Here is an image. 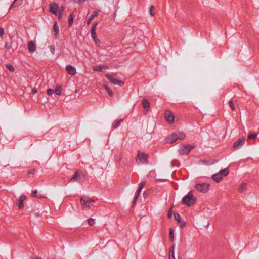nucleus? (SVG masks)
Listing matches in <instances>:
<instances>
[{
    "instance_id": "nucleus-1",
    "label": "nucleus",
    "mask_w": 259,
    "mask_h": 259,
    "mask_svg": "<svg viewBox=\"0 0 259 259\" xmlns=\"http://www.w3.org/2000/svg\"><path fill=\"white\" fill-rule=\"evenodd\" d=\"M196 198L193 196L192 191H190L183 198L182 204H185L188 207H191L194 205L196 203Z\"/></svg>"
},
{
    "instance_id": "nucleus-2",
    "label": "nucleus",
    "mask_w": 259,
    "mask_h": 259,
    "mask_svg": "<svg viewBox=\"0 0 259 259\" xmlns=\"http://www.w3.org/2000/svg\"><path fill=\"white\" fill-rule=\"evenodd\" d=\"M87 180L86 174L81 170L77 169L74 172L73 176L70 178V181L72 182H77L78 183H83Z\"/></svg>"
},
{
    "instance_id": "nucleus-3",
    "label": "nucleus",
    "mask_w": 259,
    "mask_h": 259,
    "mask_svg": "<svg viewBox=\"0 0 259 259\" xmlns=\"http://www.w3.org/2000/svg\"><path fill=\"white\" fill-rule=\"evenodd\" d=\"M149 157L148 154L138 150L137 152V156L136 158V161L138 164H147L148 163Z\"/></svg>"
},
{
    "instance_id": "nucleus-4",
    "label": "nucleus",
    "mask_w": 259,
    "mask_h": 259,
    "mask_svg": "<svg viewBox=\"0 0 259 259\" xmlns=\"http://www.w3.org/2000/svg\"><path fill=\"white\" fill-rule=\"evenodd\" d=\"M195 148V145L186 144L182 145L180 147L178 150L179 153L180 155H188L189 152Z\"/></svg>"
},
{
    "instance_id": "nucleus-5",
    "label": "nucleus",
    "mask_w": 259,
    "mask_h": 259,
    "mask_svg": "<svg viewBox=\"0 0 259 259\" xmlns=\"http://www.w3.org/2000/svg\"><path fill=\"white\" fill-rule=\"evenodd\" d=\"M95 200H92L89 197L83 196L80 198V203L82 209L89 208L91 203H94Z\"/></svg>"
},
{
    "instance_id": "nucleus-6",
    "label": "nucleus",
    "mask_w": 259,
    "mask_h": 259,
    "mask_svg": "<svg viewBox=\"0 0 259 259\" xmlns=\"http://www.w3.org/2000/svg\"><path fill=\"white\" fill-rule=\"evenodd\" d=\"M210 184L207 183H197L195 185V188L198 191L205 193L208 192Z\"/></svg>"
},
{
    "instance_id": "nucleus-7",
    "label": "nucleus",
    "mask_w": 259,
    "mask_h": 259,
    "mask_svg": "<svg viewBox=\"0 0 259 259\" xmlns=\"http://www.w3.org/2000/svg\"><path fill=\"white\" fill-rule=\"evenodd\" d=\"M245 137L243 136L239 138L233 144V148L235 150L240 149L245 143Z\"/></svg>"
},
{
    "instance_id": "nucleus-8",
    "label": "nucleus",
    "mask_w": 259,
    "mask_h": 259,
    "mask_svg": "<svg viewBox=\"0 0 259 259\" xmlns=\"http://www.w3.org/2000/svg\"><path fill=\"white\" fill-rule=\"evenodd\" d=\"M164 116L166 120L167 121L168 123H169V124L174 123L175 116L170 111L166 110L165 111Z\"/></svg>"
},
{
    "instance_id": "nucleus-9",
    "label": "nucleus",
    "mask_w": 259,
    "mask_h": 259,
    "mask_svg": "<svg viewBox=\"0 0 259 259\" xmlns=\"http://www.w3.org/2000/svg\"><path fill=\"white\" fill-rule=\"evenodd\" d=\"M105 77L113 84H117L120 87H122L124 85V82L122 81L117 80V79L113 78L111 75L109 74H105Z\"/></svg>"
},
{
    "instance_id": "nucleus-10",
    "label": "nucleus",
    "mask_w": 259,
    "mask_h": 259,
    "mask_svg": "<svg viewBox=\"0 0 259 259\" xmlns=\"http://www.w3.org/2000/svg\"><path fill=\"white\" fill-rule=\"evenodd\" d=\"M142 103L144 109L143 112L144 114L145 115L147 114V113L150 109V104L149 101L146 99H143L142 101Z\"/></svg>"
},
{
    "instance_id": "nucleus-11",
    "label": "nucleus",
    "mask_w": 259,
    "mask_h": 259,
    "mask_svg": "<svg viewBox=\"0 0 259 259\" xmlns=\"http://www.w3.org/2000/svg\"><path fill=\"white\" fill-rule=\"evenodd\" d=\"M59 8L58 5L55 2L50 3L49 6V11L55 15L57 14L58 9Z\"/></svg>"
},
{
    "instance_id": "nucleus-12",
    "label": "nucleus",
    "mask_w": 259,
    "mask_h": 259,
    "mask_svg": "<svg viewBox=\"0 0 259 259\" xmlns=\"http://www.w3.org/2000/svg\"><path fill=\"white\" fill-rule=\"evenodd\" d=\"M178 139L176 135L175 132L170 134L165 139V142L170 144L174 143Z\"/></svg>"
},
{
    "instance_id": "nucleus-13",
    "label": "nucleus",
    "mask_w": 259,
    "mask_h": 259,
    "mask_svg": "<svg viewBox=\"0 0 259 259\" xmlns=\"http://www.w3.org/2000/svg\"><path fill=\"white\" fill-rule=\"evenodd\" d=\"M174 215L175 220L177 221L180 227L181 228L185 227L186 225V222L185 221L181 220L180 215L178 213L176 212H175Z\"/></svg>"
},
{
    "instance_id": "nucleus-14",
    "label": "nucleus",
    "mask_w": 259,
    "mask_h": 259,
    "mask_svg": "<svg viewBox=\"0 0 259 259\" xmlns=\"http://www.w3.org/2000/svg\"><path fill=\"white\" fill-rule=\"evenodd\" d=\"M26 199V197L25 195L22 194L21 195L19 199H18V206L19 209H22L24 208V201Z\"/></svg>"
},
{
    "instance_id": "nucleus-15",
    "label": "nucleus",
    "mask_w": 259,
    "mask_h": 259,
    "mask_svg": "<svg viewBox=\"0 0 259 259\" xmlns=\"http://www.w3.org/2000/svg\"><path fill=\"white\" fill-rule=\"evenodd\" d=\"M66 70L68 74L71 75H75L76 74V70L75 67L71 65H68L66 67Z\"/></svg>"
},
{
    "instance_id": "nucleus-16",
    "label": "nucleus",
    "mask_w": 259,
    "mask_h": 259,
    "mask_svg": "<svg viewBox=\"0 0 259 259\" xmlns=\"http://www.w3.org/2000/svg\"><path fill=\"white\" fill-rule=\"evenodd\" d=\"M28 49L30 53L34 52L36 50V45L32 41H30L28 44Z\"/></svg>"
},
{
    "instance_id": "nucleus-17",
    "label": "nucleus",
    "mask_w": 259,
    "mask_h": 259,
    "mask_svg": "<svg viewBox=\"0 0 259 259\" xmlns=\"http://www.w3.org/2000/svg\"><path fill=\"white\" fill-rule=\"evenodd\" d=\"M109 67L106 65H103L101 66H96L93 67V70L94 71L101 72L103 69H107Z\"/></svg>"
},
{
    "instance_id": "nucleus-18",
    "label": "nucleus",
    "mask_w": 259,
    "mask_h": 259,
    "mask_svg": "<svg viewBox=\"0 0 259 259\" xmlns=\"http://www.w3.org/2000/svg\"><path fill=\"white\" fill-rule=\"evenodd\" d=\"M53 29L55 33V37L56 39L58 38L59 37V27L57 24V22L55 21L53 25Z\"/></svg>"
},
{
    "instance_id": "nucleus-19",
    "label": "nucleus",
    "mask_w": 259,
    "mask_h": 259,
    "mask_svg": "<svg viewBox=\"0 0 259 259\" xmlns=\"http://www.w3.org/2000/svg\"><path fill=\"white\" fill-rule=\"evenodd\" d=\"M98 15V11H95L93 12V14L90 16V18L88 19L87 21V25H90L92 22V21L95 18V17L97 16Z\"/></svg>"
},
{
    "instance_id": "nucleus-20",
    "label": "nucleus",
    "mask_w": 259,
    "mask_h": 259,
    "mask_svg": "<svg viewBox=\"0 0 259 259\" xmlns=\"http://www.w3.org/2000/svg\"><path fill=\"white\" fill-rule=\"evenodd\" d=\"M212 179L217 182H219L223 179V176L220 174L217 173L212 175Z\"/></svg>"
},
{
    "instance_id": "nucleus-21",
    "label": "nucleus",
    "mask_w": 259,
    "mask_h": 259,
    "mask_svg": "<svg viewBox=\"0 0 259 259\" xmlns=\"http://www.w3.org/2000/svg\"><path fill=\"white\" fill-rule=\"evenodd\" d=\"M175 134L178 140H183L186 137V135L183 132H175Z\"/></svg>"
},
{
    "instance_id": "nucleus-22",
    "label": "nucleus",
    "mask_w": 259,
    "mask_h": 259,
    "mask_svg": "<svg viewBox=\"0 0 259 259\" xmlns=\"http://www.w3.org/2000/svg\"><path fill=\"white\" fill-rule=\"evenodd\" d=\"M103 87H104L105 90L108 93L109 96L112 97L113 96V92L112 91V90L110 89V88L107 83H104Z\"/></svg>"
},
{
    "instance_id": "nucleus-23",
    "label": "nucleus",
    "mask_w": 259,
    "mask_h": 259,
    "mask_svg": "<svg viewBox=\"0 0 259 259\" xmlns=\"http://www.w3.org/2000/svg\"><path fill=\"white\" fill-rule=\"evenodd\" d=\"M124 119H120L119 120H115L112 125L113 129L117 128L120 124L123 121Z\"/></svg>"
},
{
    "instance_id": "nucleus-24",
    "label": "nucleus",
    "mask_w": 259,
    "mask_h": 259,
    "mask_svg": "<svg viewBox=\"0 0 259 259\" xmlns=\"http://www.w3.org/2000/svg\"><path fill=\"white\" fill-rule=\"evenodd\" d=\"M31 196L32 197L37 198L39 199L45 198L42 195L38 194L37 190L36 189L32 191Z\"/></svg>"
},
{
    "instance_id": "nucleus-25",
    "label": "nucleus",
    "mask_w": 259,
    "mask_h": 259,
    "mask_svg": "<svg viewBox=\"0 0 259 259\" xmlns=\"http://www.w3.org/2000/svg\"><path fill=\"white\" fill-rule=\"evenodd\" d=\"M73 20H74V15H73V13H71L69 15V18H68V27H71L73 23Z\"/></svg>"
},
{
    "instance_id": "nucleus-26",
    "label": "nucleus",
    "mask_w": 259,
    "mask_h": 259,
    "mask_svg": "<svg viewBox=\"0 0 259 259\" xmlns=\"http://www.w3.org/2000/svg\"><path fill=\"white\" fill-rule=\"evenodd\" d=\"M54 92L57 95H60L62 92V87L60 85H57L55 89Z\"/></svg>"
},
{
    "instance_id": "nucleus-27",
    "label": "nucleus",
    "mask_w": 259,
    "mask_h": 259,
    "mask_svg": "<svg viewBox=\"0 0 259 259\" xmlns=\"http://www.w3.org/2000/svg\"><path fill=\"white\" fill-rule=\"evenodd\" d=\"M257 135L256 133H249L247 136V140H249L251 139H256L257 138Z\"/></svg>"
},
{
    "instance_id": "nucleus-28",
    "label": "nucleus",
    "mask_w": 259,
    "mask_h": 259,
    "mask_svg": "<svg viewBox=\"0 0 259 259\" xmlns=\"http://www.w3.org/2000/svg\"><path fill=\"white\" fill-rule=\"evenodd\" d=\"M98 25V22H96L95 23H94V24H93V27L91 29V35H94V34H96V28H97V26Z\"/></svg>"
},
{
    "instance_id": "nucleus-29",
    "label": "nucleus",
    "mask_w": 259,
    "mask_h": 259,
    "mask_svg": "<svg viewBox=\"0 0 259 259\" xmlns=\"http://www.w3.org/2000/svg\"><path fill=\"white\" fill-rule=\"evenodd\" d=\"M219 174H220L221 176H226L229 174V170L228 168H225L220 170Z\"/></svg>"
},
{
    "instance_id": "nucleus-30",
    "label": "nucleus",
    "mask_w": 259,
    "mask_h": 259,
    "mask_svg": "<svg viewBox=\"0 0 259 259\" xmlns=\"http://www.w3.org/2000/svg\"><path fill=\"white\" fill-rule=\"evenodd\" d=\"M169 238H170V241L171 242H174V230L172 228L169 229Z\"/></svg>"
},
{
    "instance_id": "nucleus-31",
    "label": "nucleus",
    "mask_w": 259,
    "mask_h": 259,
    "mask_svg": "<svg viewBox=\"0 0 259 259\" xmlns=\"http://www.w3.org/2000/svg\"><path fill=\"white\" fill-rule=\"evenodd\" d=\"M6 67L7 69L11 72H14L15 70L14 67L11 64H9V63L7 64L6 65Z\"/></svg>"
},
{
    "instance_id": "nucleus-32",
    "label": "nucleus",
    "mask_w": 259,
    "mask_h": 259,
    "mask_svg": "<svg viewBox=\"0 0 259 259\" xmlns=\"http://www.w3.org/2000/svg\"><path fill=\"white\" fill-rule=\"evenodd\" d=\"M246 187V183H242L239 188V191L241 193L243 192V190L245 189Z\"/></svg>"
},
{
    "instance_id": "nucleus-33",
    "label": "nucleus",
    "mask_w": 259,
    "mask_h": 259,
    "mask_svg": "<svg viewBox=\"0 0 259 259\" xmlns=\"http://www.w3.org/2000/svg\"><path fill=\"white\" fill-rule=\"evenodd\" d=\"M229 106L231 109L232 110L234 111L235 110L236 108L235 107L234 103L232 100H230L229 101Z\"/></svg>"
},
{
    "instance_id": "nucleus-34",
    "label": "nucleus",
    "mask_w": 259,
    "mask_h": 259,
    "mask_svg": "<svg viewBox=\"0 0 259 259\" xmlns=\"http://www.w3.org/2000/svg\"><path fill=\"white\" fill-rule=\"evenodd\" d=\"M88 223L90 226H93L95 224V220L93 218H89L88 220Z\"/></svg>"
},
{
    "instance_id": "nucleus-35",
    "label": "nucleus",
    "mask_w": 259,
    "mask_h": 259,
    "mask_svg": "<svg viewBox=\"0 0 259 259\" xmlns=\"http://www.w3.org/2000/svg\"><path fill=\"white\" fill-rule=\"evenodd\" d=\"M154 9V6H151L150 8L149 12H150V15L151 16H155V13L153 12V10Z\"/></svg>"
},
{
    "instance_id": "nucleus-36",
    "label": "nucleus",
    "mask_w": 259,
    "mask_h": 259,
    "mask_svg": "<svg viewBox=\"0 0 259 259\" xmlns=\"http://www.w3.org/2000/svg\"><path fill=\"white\" fill-rule=\"evenodd\" d=\"M54 92V90L51 88L48 89L47 90V93L49 95H52L53 94Z\"/></svg>"
},
{
    "instance_id": "nucleus-37",
    "label": "nucleus",
    "mask_w": 259,
    "mask_h": 259,
    "mask_svg": "<svg viewBox=\"0 0 259 259\" xmlns=\"http://www.w3.org/2000/svg\"><path fill=\"white\" fill-rule=\"evenodd\" d=\"M172 207L169 209L167 213V217L170 219L172 217Z\"/></svg>"
},
{
    "instance_id": "nucleus-38",
    "label": "nucleus",
    "mask_w": 259,
    "mask_h": 259,
    "mask_svg": "<svg viewBox=\"0 0 259 259\" xmlns=\"http://www.w3.org/2000/svg\"><path fill=\"white\" fill-rule=\"evenodd\" d=\"M175 245H172L170 247V250H169V254H172L173 255H174V249H175Z\"/></svg>"
},
{
    "instance_id": "nucleus-39",
    "label": "nucleus",
    "mask_w": 259,
    "mask_h": 259,
    "mask_svg": "<svg viewBox=\"0 0 259 259\" xmlns=\"http://www.w3.org/2000/svg\"><path fill=\"white\" fill-rule=\"evenodd\" d=\"M142 189V188H141V186H139L136 192L135 195H137L138 196H139L141 192Z\"/></svg>"
},
{
    "instance_id": "nucleus-40",
    "label": "nucleus",
    "mask_w": 259,
    "mask_h": 259,
    "mask_svg": "<svg viewBox=\"0 0 259 259\" xmlns=\"http://www.w3.org/2000/svg\"><path fill=\"white\" fill-rule=\"evenodd\" d=\"M142 189V188H141V186H139L136 192L135 195H137L138 196H139L141 192Z\"/></svg>"
},
{
    "instance_id": "nucleus-41",
    "label": "nucleus",
    "mask_w": 259,
    "mask_h": 259,
    "mask_svg": "<svg viewBox=\"0 0 259 259\" xmlns=\"http://www.w3.org/2000/svg\"><path fill=\"white\" fill-rule=\"evenodd\" d=\"M49 49L50 51L52 54H54L55 51V47L54 45H51L49 46Z\"/></svg>"
},
{
    "instance_id": "nucleus-42",
    "label": "nucleus",
    "mask_w": 259,
    "mask_h": 259,
    "mask_svg": "<svg viewBox=\"0 0 259 259\" xmlns=\"http://www.w3.org/2000/svg\"><path fill=\"white\" fill-rule=\"evenodd\" d=\"M5 47L8 50L10 49L12 47V43L6 42Z\"/></svg>"
},
{
    "instance_id": "nucleus-43",
    "label": "nucleus",
    "mask_w": 259,
    "mask_h": 259,
    "mask_svg": "<svg viewBox=\"0 0 259 259\" xmlns=\"http://www.w3.org/2000/svg\"><path fill=\"white\" fill-rule=\"evenodd\" d=\"M155 179L156 181H159V182H164L168 181V180H167L166 179H159V178H155Z\"/></svg>"
},
{
    "instance_id": "nucleus-44",
    "label": "nucleus",
    "mask_w": 259,
    "mask_h": 259,
    "mask_svg": "<svg viewBox=\"0 0 259 259\" xmlns=\"http://www.w3.org/2000/svg\"><path fill=\"white\" fill-rule=\"evenodd\" d=\"M138 197H139V196H138L137 195H135L134 198L133 200V202H132L133 205H134L136 203L137 199H138Z\"/></svg>"
},
{
    "instance_id": "nucleus-45",
    "label": "nucleus",
    "mask_w": 259,
    "mask_h": 259,
    "mask_svg": "<svg viewBox=\"0 0 259 259\" xmlns=\"http://www.w3.org/2000/svg\"><path fill=\"white\" fill-rule=\"evenodd\" d=\"M64 10V7L63 6H61L58 9V13H61V14H63Z\"/></svg>"
},
{
    "instance_id": "nucleus-46",
    "label": "nucleus",
    "mask_w": 259,
    "mask_h": 259,
    "mask_svg": "<svg viewBox=\"0 0 259 259\" xmlns=\"http://www.w3.org/2000/svg\"><path fill=\"white\" fill-rule=\"evenodd\" d=\"M217 162V161L214 159L209 160V161H208V164H210V165L213 164H214L215 163H216Z\"/></svg>"
},
{
    "instance_id": "nucleus-47",
    "label": "nucleus",
    "mask_w": 259,
    "mask_h": 259,
    "mask_svg": "<svg viewBox=\"0 0 259 259\" xmlns=\"http://www.w3.org/2000/svg\"><path fill=\"white\" fill-rule=\"evenodd\" d=\"M4 34V30L2 27H0V37H2Z\"/></svg>"
},
{
    "instance_id": "nucleus-48",
    "label": "nucleus",
    "mask_w": 259,
    "mask_h": 259,
    "mask_svg": "<svg viewBox=\"0 0 259 259\" xmlns=\"http://www.w3.org/2000/svg\"><path fill=\"white\" fill-rule=\"evenodd\" d=\"M35 169H34V168L31 169L28 171V174H33V175L35 174Z\"/></svg>"
},
{
    "instance_id": "nucleus-49",
    "label": "nucleus",
    "mask_w": 259,
    "mask_h": 259,
    "mask_svg": "<svg viewBox=\"0 0 259 259\" xmlns=\"http://www.w3.org/2000/svg\"><path fill=\"white\" fill-rule=\"evenodd\" d=\"M17 1V0H14V1H13V2L12 3V4L10 5V7H9V10L13 8V7H14V4L16 3V2Z\"/></svg>"
},
{
    "instance_id": "nucleus-50",
    "label": "nucleus",
    "mask_w": 259,
    "mask_h": 259,
    "mask_svg": "<svg viewBox=\"0 0 259 259\" xmlns=\"http://www.w3.org/2000/svg\"><path fill=\"white\" fill-rule=\"evenodd\" d=\"M146 183L145 182H141L140 184H139V186H141V188H143V187L145 186Z\"/></svg>"
},
{
    "instance_id": "nucleus-51",
    "label": "nucleus",
    "mask_w": 259,
    "mask_h": 259,
    "mask_svg": "<svg viewBox=\"0 0 259 259\" xmlns=\"http://www.w3.org/2000/svg\"><path fill=\"white\" fill-rule=\"evenodd\" d=\"M63 15V14H61V13H58V18L59 20H60L62 18Z\"/></svg>"
},
{
    "instance_id": "nucleus-52",
    "label": "nucleus",
    "mask_w": 259,
    "mask_h": 259,
    "mask_svg": "<svg viewBox=\"0 0 259 259\" xmlns=\"http://www.w3.org/2000/svg\"><path fill=\"white\" fill-rule=\"evenodd\" d=\"M37 90L35 88L32 89L31 92L33 94H35V93H37Z\"/></svg>"
},
{
    "instance_id": "nucleus-53",
    "label": "nucleus",
    "mask_w": 259,
    "mask_h": 259,
    "mask_svg": "<svg viewBox=\"0 0 259 259\" xmlns=\"http://www.w3.org/2000/svg\"><path fill=\"white\" fill-rule=\"evenodd\" d=\"M169 259H175L174 255L170 254H169Z\"/></svg>"
},
{
    "instance_id": "nucleus-54",
    "label": "nucleus",
    "mask_w": 259,
    "mask_h": 259,
    "mask_svg": "<svg viewBox=\"0 0 259 259\" xmlns=\"http://www.w3.org/2000/svg\"><path fill=\"white\" fill-rule=\"evenodd\" d=\"M200 162H201L202 163H203V164H208V161H206L205 160H201L200 161Z\"/></svg>"
},
{
    "instance_id": "nucleus-55",
    "label": "nucleus",
    "mask_w": 259,
    "mask_h": 259,
    "mask_svg": "<svg viewBox=\"0 0 259 259\" xmlns=\"http://www.w3.org/2000/svg\"><path fill=\"white\" fill-rule=\"evenodd\" d=\"M35 215L36 217H40V215H41V213H40L39 212H35Z\"/></svg>"
},
{
    "instance_id": "nucleus-56",
    "label": "nucleus",
    "mask_w": 259,
    "mask_h": 259,
    "mask_svg": "<svg viewBox=\"0 0 259 259\" xmlns=\"http://www.w3.org/2000/svg\"><path fill=\"white\" fill-rule=\"evenodd\" d=\"M91 36L93 39H97V37L96 34H94V35H91Z\"/></svg>"
},
{
    "instance_id": "nucleus-57",
    "label": "nucleus",
    "mask_w": 259,
    "mask_h": 259,
    "mask_svg": "<svg viewBox=\"0 0 259 259\" xmlns=\"http://www.w3.org/2000/svg\"><path fill=\"white\" fill-rule=\"evenodd\" d=\"M29 259H42V258H41L40 257H31Z\"/></svg>"
},
{
    "instance_id": "nucleus-58",
    "label": "nucleus",
    "mask_w": 259,
    "mask_h": 259,
    "mask_svg": "<svg viewBox=\"0 0 259 259\" xmlns=\"http://www.w3.org/2000/svg\"><path fill=\"white\" fill-rule=\"evenodd\" d=\"M93 40H94V41H95V42L96 44H97V43H98V41H99V40H98V39H93Z\"/></svg>"
}]
</instances>
